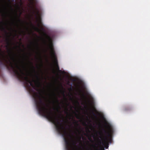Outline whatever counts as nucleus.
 Here are the masks:
<instances>
[{
  "mask_svg": "<svg viewBox=\"0 0 150 150\" xmlns=\"http://www.w3.org/2000/svg\"><path fill=\"white\" fill-rule=\"evenodd\" d=\"M53 95L54 98V100L53 101L54 103H57V108H56V110L57 112H59V109H61V107L60 105V103L59 101L56 96V94L54 93H53Z\"/></svg>",
  "mask_w": 150,
  "mask_h": 150,
  "instance_id": "0eeeda50",
  "label": "nucleus"
},
{
  "mask_svg": "<svg viewBox=\"0 0 150 150\" xmlns=\"http://www.w3.org/2000/svg\"><path fill=\"white\" fill-rule=\"evenodd\" d=\"M105 127L107 130L105 129H103V131H101L99 133L100 136L99 138L102 141H104V143L107 142L111 143L112 142V137L114 133V130L112 125L107 123H105Z\"/></svg>",
  "mask_w": 150,
  "mask_h": 150,
  "instance_id": "20e7f679",
  "label": "nucleus"
},
{
  "mask_svg": "<svg viewBox=\"0 0 150 150\" xmlns=\"http://www.w3.org/2000/svg\"><path fill=\"white\" fill-rule=\"evenodd\" d=\"M17 7H18L19 9V8H20V7H19V6H17Z\"/></svg>",
  "mask_w": 150,
  "mask_h": 150,
  "instance_id": "393cba45",
  "label": "nucleus"
},
{
  "mask_svg": "<svg viewBox=\"0 0 150 150\" xmlns=\"http://www.w3.org/2000/svg\"><path fill=\"white\" fill-rule=\"evenodd\" d=\"M8 51L10 53V59H10H8V57L7 59L5 58L4 54H2L1 50L0 48V54L2 56V58L0 57V66H5L8 70L12 71L19 78L28 80L27 76H24V73L18 65L14 56L13 55L12 49H8Z\"/></svg>",
  "mask_w": 150,
  "mask_h": 150,
  "instance_id": "f03ea898",
  "label": "nucleus"
},
{
  "mask_svg": "<svg viewBox=\"0 0 150 150\" xmlns=\"http://www.w3.org/2000/svg\"><path fill=\"white\" fill-rule=\"evenodd\" d=\"M91 146H92L93 147H96L95 146L93 145H92Z\"/></svg>",
  "mask_w": 150,
  "mask_h": 150,
  "instance_id": "412c9836",
  "label": "nucleus"
},
{
  "mask_svg": "<svg viewBox=\"0 0 150 150\" xmlns=\"http://www.w3.org/2000/svg\"><path fill=\"white\" fill-rule=\"evenodd\" d=\"M23 68H24V69L25 70V68L24 67H23Z\"/></svg>",
  "mask_w": 150,
  "mask_h": 150,
  "instance_id": "c85d7f7f",
  "label": "nucleus"
},
{
  "mask_svg": "<svg viewBox=\"0 0 150 150\" xmlns=\"http://www.w3.org/2000/svg\"><path fill=\"white\" fill-rule=\"evenodd\" d=\"M16 16H18L17 14L16 13Z\"/></svg>",
  "mask_w": 150,
  "mask_h": 150,
  "instance_id": "cd10ccee",
  "label": "nucleus"
},
{
  "mask_svg": "<svg viewBox=\"0 0 150 150\" xmlns=\"http://www.w3.org/2000/svg\"><path fill=\"white\" fill-rule=\"evenodd\" d=\"M62 121H64V119L63 118H62Z\"/></svg>",
  "mask_w": 150,
  "mask_h": 150,
  "instance_id": "bb28decb",
  "label": "nucleus"
},
{
  "mask_svg": "<svg viewBox=\"0 0 150 150\" xmlns=\"http://www.w3.org/2000/svg\"><path fill=\"white\" fill-rule=\"evenodd\" d=\"M86 150H93L91 147H87L86 148Z\"/></svg>",
  "mask_w": 150,
  "mask_h": 150,
  "instance_id": "ddd939ff",
  "label": "nucleus"
},
{
  "mask_svg": "<svg viewBox=\"0 0 150 150\" xmlns=\"http://www.w3.org/2000/svg\"><path fill=\"white\" fill-rule=\"evenodd\" d=\"M99 145L101 146V145H102L103 147L100 146V149L99 150L97 149H96L95 150H105L104 149V147L105 148L107 149L108 147L109 146V144L108 143H107L106 144H104V141H102L101 140L99 139Z\"/></svg>",
  "mask_w": 150,
  "mask_h": 150,
  "instance_id": "6e6552de",
  "label": "nucleus"
},
{
  "mask_svg": "<svg viewBox=\"0 0 150 150\" xmlns=\"http://www.w3.org/2000/svg\"><path fill=\"white\" fill-rule=\"evenodd\" d=\"M68 110V109H67V111L65 112L66 113H67V114L68 113V112H67Z\"/></svg>",
  "mask_w": 150,
  "mask_h": 150,
  "instance_id": "6ab92c4d",
  "label": "nucleus"
},
{
  "mask_svg": "<svg viewBox=\"0 0 150 150\" xmlns=\"http://www.w3.org/2000/svg\"><path fill=\"white\" fill-rule=\"evenodd\" d=\"M11 7V8L12 10H13V8H12V7Z\"/></svg>",
  "mask_w": 150,
  "mask_h": 150,
  "instance_id": "7c9ffc66",
  "label": "nucleus"
},
{
  "mask_svg": "<svg viewBox=\"0 0 150 150\" xmlns=\"http://www.w3.org/2000/svg\"><path fill=\"white\" fill-rule=\"evenodd\" d=\"M34 12L35 13L37 14H38L39 13V11L38 9L37 8H36L35 10H34Z\"/></svg>",
  "mask_w": 150,
  "mask_h": 150,
  "instance_id": "f8f14e48",
  "label": "nucleus"
},
{
  "mask_svg": "<svg viewBox=\"0 0 150 150\" xmlns=\"http://www.w3.org/2000/svg\"><path fill=\"white\" fill-rule=\"evenodd\" d=\"M96 112L97 114L98 115H99V113L97 111H96Z\"/></svg>",
  "mask_w": 150,
  "mask_h": 150,
  "instance_id": "aec40b11",
  "label": "nucleus"
},
{
  "mask_svg": "<svg viewBox=\"0 0 150 150\" xmlns=\"http://www.w3.org/2000/svg\"><path fill=\"white\" fill-rule=\"evenodd\" d=\"M1 23H4L3 22H1L0 21V24Z\"/></svg>",
  "mask_w": 150,
  "mask_h": 150,
  "instance_id": "5701e85b",
  "label": "nucleus"
},
{
  "mask_svg": "<svg viewBox=\"0 0 150 150\" xmlns=\"http://www.w3.org/2000/svg\"><path fill=\"white\" fill-rule=\"evenodd\" d=\"M18 65L24 73V76H27L28 78V81L25 80V79L23 80L21 79H20L18 77V76L16 74H14L17 77L18 79L21 81H24L25 84L27 85V86H28V87L30 88V86H31V87H32L35 90L37 91H40V90H39L38 89V88L41 85V81L43 79V76H42V79H41L40 78L39 76V74H38L37 75L35 76V77L37 79L36 80H35L34 79H32V80H31L28 77L29 73L27 71V70H26V72L25 73L24 71L22 69L18 64Z\"/></svg>",
  "mask_w": 150,
  "mask_h": 150,
  "instance_id": "7ed1b4c3",
  "label": "nucleus"
},
{
  "mask_svg": "<svg viewBox=\"0 0 150 150\" xmlns=\"http://www.w3.org/2000/svg\"><path fill=\"white\" fill-rule=\"evenodd\" d=\"M81 137L79 136V137L78 139V142H80V143L81 144L82 141H81Z\"/></svg>",
  "mask_w": 150,
  "mask_h": 150,
  "instance_id": "4468645a",
  "label": "nucleus"
},
{
  "mask_svg": "<svg viewBox=\"0 0 150 150\" xmlns=\"http://www.w3.org/2000/svg\"><path fill=\"white\" fill-rule=\"evenodd\" d=\"M74 121V123L75 124V125L78 126L79 125V124H78V122L75 120Z\"/></svg>",
  "mask_w": 150,
  "mask_h": 150,
  "instance_id": "dca6fc26",
  "label": "nucleus"
},
{
  "mask_svg": "<svg viewBox=\"0 0 150 150\" xmlns=\"http://www.w3.org/2000/svg\"><path fill=\"white\" fill-rule=\"evenodd\" d=\"M87 143L89 144V141H87Z\"/></svg>",
  "mask_w": 150,
  "mask_h": 150,
  "instance_id": "b1692460",
  "label": "nucleus"
},
{
  "mask_svg": "<svg viewBox=\"0 0 150 150\" xmlns=\"http://www.w3.org/2000/svg\"><path fill=\"white\" fill-rule=\"evenodd\" d=\"M0 29L3 31H4L6 34V41L7 44V47L8 48L11 45V40L10 39V36L8 35V33L6 30V29L3 26L1 25V27H0Z\"/></svg>",
  "mask_w": 150,
  "mask_h": 150,
  "instance_id": "423d86ee",
  "label": "nucleus"
},
{
  "mask_svg": "<svg viewBox=\"0 0 150 150\" xmlns=\"http://www.w3.org/2000/svg\"><path fill=\"white\" fill-rule=\"evenodd\" d=\"M22 3H21V5H22Z\"/></svg>",
  "mask_w": 150,
  "mask_h": 150,
  "instance_id": "c756f323",
  "label": "nucleus"
},
{
  "mask_svg": "<svg viewBox=\"0 0 150 150\" xmlns=\"http://www.w3.org/2000/svg\"><path fill=\"white\" fill-rule=\"evenodd\" d=\"M46 38L48 40V41L51 43V45L50 46L49 48L50 50L51 55L55 59V62L56 64L57 69V70H58L59 72H61L62 73H63L64 72V71H62L61 70H59V67L58 65L57 60V59L56 56L55 54V52L52 44V39L50 36L48 35L46 36Z\"/></svg>",
  "mask_w": 150,
  "mask_h": 150,
  "instance_id": "39448f33",
  "label": "nucleus"
},
{
  "mask_svg": "<svg viewBox=\"0 0 150 150\" xmlns=\"http://www.w3.org/2000/svg\"><path fill=\"white\" fill-rule=\"evenodd\" d=\"M31 90L35 93V101L40 114L52 122L55 125L57 132L59 134H62L66 150H75L77 142L73 139L71 136L68 134L61 120H59L52 110L48 108L49 105L44 102L41 97L37 93H35L32 89Z\"/></svg>",
  "mask_w": 150,
  "mask_h": 150,
  "instance_id": "f257e3e1",
  "label": "nucleus"
},
{
  "mask_svg": "<svg viewBox=\"0 0 150 150\" xmlns=\"http://www.w3.org/2000/svg\"><path fill=\"white\" fill-rule=\"evenodd\" d=\"M41 96H42V97H44H44H43V96H42V95Z\"/></svg>",
  "mask_w": 150,
  "mask_h": 150,
  "instance_id": "2f4dec72",
  "label": "nucleus"
},
{
  "mask_svg": "<svg viewBox=\"0 0 150 150\" xmlns=\"http://www.w3.org/2000/svg\"><path fill=\"white\" fill-rule=\"evenodd\" d=\"M92 113L93 116L97 119V115L93 112Z\"/></svg>",
  "mask_w": 150,
  "mask_h": 150,
  "instance_id": "2eb2a0df",
  "label": "nucleus"
},
{
  "mask_svg": "<svg viewBox=\"0 0 150 150\" xmlns=\"http://www.w3.org/2000/svg\"><path fill=\"white\" fill-rule=\"evenodd\" d=\"M36 29L38 30H39V29L38 28H36Z\"/></svg>",
  "mask_w": 150,
  "mask_h": 150,
  "instance_id": "4be33fe9",
  "label": "nucleus"
},
{
  "mask_svg": "<svg viewBox=\"0 0 150 150\" xmlns=\"http://www.w3.org/2000/svg\"><path fill=\"white\" fill-rule=\"evenodd\" d=\"M31 5L33 6L36 5L38 3L37 0H29Z\"/></svg>",
  "mask_w": 150,
  "mask_h": 150,
  "instance_id": "9d476101",
  "label": "nucleus"
},
{
  "mask_svg": "<svg viewBox=\"0 0 150 150\" xmlns=\"http://www.w3.org/2000/svg\"><path fill=\"white\" fill-rule=\"evenodd\" d=\"M28 62H29V63L30 64L32 67L34 71L35 72V68L34 67V66H33V63L30 61H29Z\"/></svg>",
  "mask_w": 150,
  "mask_h": 150,
  "instance_id": "9b49d317",
  "label": "nucleus"
},
{
  "mask_svg": "<svg viewBox=\"0 0 150 150\" xmlns=\"http://www.w3.org/2000/svg\"><path fill=\"white\" fill-rule=\"evenodd\" d=\"M19 17H20V16H18V21L20 22H21L22 23H23V21H22L20 19V18H19Z\"/></svg>",
  "mask_w": 150,
  "mask_h": 150,
  "instance_id": "f3484780",
  "label": "nucleus"
},
{
  "mask_svg": "<svg viewBox=\"0 0 150 150\" xmlns=\"http://www.w3.org/2000/svg\"><path fill=\"white\" fill-rule=\"evenodd\" d=\"M71 89H72V88H71Z\"/></svg>",
  "mask_w": 150,
  "mask_h": 150,
  "instance_id": "473e14b6",
  "label": "nucleus"
},
{
  "mask_svg": "<svg viewBox=\"0 0 150 150\" xmlns=\"http://www.w3.org/2000/svg\"><path fill=\"white\" fill-rule=\"evenodd\" d=\"M36 47H37V49L38 50H39V46H38V43L37 42H36Z\"/></svg>",
  "mask_w": 150,
  "mask_h": 150,
  "instance_id": "a211bd4d",
  "label": "nucleus"
},
{
  "mask_svg": "<svg viewBox=\"0 0 150 150\" xmlns=\"http://www.w3.org/2000/svg\"><path fill=\"white\" fill-rule=\"evenodd\" d=\"M84 138H84V137H82V139H83Z\"/></svg>",
  "mask_w": 150,
  "mask_h": 150,
  "instance_id": "a878e982",
  "label": "nucleus"
},
{
  "mask_svg": "<svg viewBox=\"0 0 150 150\" xmlns=\"http://www.w3.org/2000/svg\"><path fill=\"white\" fill-rule=\"evenodd\" d=\"M6 8L4 5H3L2 8H0V13L2 14V16L6 17L7 14V12L6 11Z\"/></svg>",
  "mask_w": 150,
  "mask_h": 150,
  "instance_id": "1a4fd4ad",
  "label": "nucleus"
}]
</instances>
